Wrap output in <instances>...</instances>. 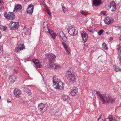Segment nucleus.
Wrapping results in <instances>:
<instances>
[{"instance_id":"1","label":"nucleus","mask_w":121,"mask_h":121,"mask_svg":"<svg viewBox=\"0 0 121 121\" xmlns=\"http://www.w3.org/2000/svg\"><path fill=\"white\" fill-rule=\"evenodd\" d=\"M65 76L67 77L70 83H73L76 80V78L75 75L70 71H67Z\"/></svg>"},{"instance_id":"2","label":"nucleus","mask_w":121,"mask_h":121,"mask_svg":"<svg viewBox=\"0 0 121 121\" xmlns=\"http://www.w3.org/2000/svg\"><path fill=\"white\" fill-rule=\"evenodd\" d=\"M56 56L52 54H48L46 56V59L49 63L50 67L52 69H55V65H53Z\"/></svg>"},{"instance_id":"3","label":"nucleus","mask_w":121,"mask_h":121,"mask_svg":"<svg viewBox=\"0 0 121 121\" xmlns=\"http://www.w3.org/2000/svg\"><path fill=\"white\" fill-rule=\"evenodd\" d=\"M102 101L104 104H107L109 103H112L114 101V99H112L108 95H103L101 98Z\"/></svg>"},{"instance_id":"4","label":"nucleus","mask_w":121,"mask_h":121,"mask_svg":"<svg viewBox=\"0 0 121 121\" xmlns=\"http://www.w3.org/2000/svg\"><path fill=\"white\" fill-rule=\"evenodd\" d=\"M9 27L11 30L17 29L19 26V23L18 22H13L9 24Z\"/></svg>"},{"instance_id":"5","label":"nucleus","mask_w":121,"mask_h":121,"mask_svg":"<svg viewBox=\"0 0 121 121\" xmlns=\"http://www.w3.org/2000/svg\"><path fill=\"white\" fill-rule=\"evenodd\" d=\"M4 16L8 19L13 20L15 18V16L14 13L13 12L6 13L4 14Z\"/></svg>"},{"instance_id":"6","label":"nucleus","mask_w":121,"mask_h":121,"mask_svg":"<svg viewBox=\"0 0 121 121\" xmlns=\"http://www.w3.org/2000/svg\"><path fill=\"white\" fill-rule=\"evenodd\" d=\"M57 33L58 35L60 36L63 41H67V38L61 30L59 29L57 31Z\"/></svg>"},{"instance_id":"7","label":"nucleus","mask_w":121,"mask_h":121,"mask_svg":"<svg viewBox=\"0 0 121 121\" xmlns=\"http://www.w3.org/2000/svg\"><path fill=\"white\" fill-rule=\"evenodd\" d=\"M69 33L72 35H74L77 34V31L73 27H69L68 29Z\"/></svg>"},{"instance_id":"8","label":"nucleus","mask_w":121,"mask_h":121,"mask_svg":"<svg viewBox=\"0 0 121 121\" xmlns=\"http://www.w3.org/2000/svg\"><path fill=\"white\" fill-rule=\"evenodd\" d=\"M114 20L110 18L109 17H107L104 19V22L106 24L109 25L112 23Z\"/></svg>"},{"instance_id":"9","label":"nucleus","mask_w":121,"mask_h":121,"mask_svg":"<svg viewBox=\"0 0 121 121\" xmlns=\"http://www.w3.org/2000/svg\"><path fill=\"white\" fill-rule=\"evenodd\" d=\"M110 9L111 11H114L116 10V4L114 1L111 2L110 5Z\"/></svg>"},{"instance_id":"10","label":"nucleus","mask_w":121,"mask_h":121,"mask_svg":"<svg viewBox=\"0 0 121 121\" xmlns=\"http://www.w3.org/2000/svg\"><path fill=\"white\" fill-rule=\"evenodd\" d=\"M81 35L83 41L86 42L88 38L87 34L85 32H83L81 33Z\"/></svg>"},{"instance_id":"11","label":"nucleus","mask_w":121,"mask_h":121,"mask_svg":"<svg viewBox=\"0 0 121 121\" xmlns=\"http://www.w3.org/2000/svg\"><path fill=\"white\" fill-rule=\"evenodd\" d=\"M22 8L21 5L19 4H17L14 8L13 11L16 13L20 11L22 9Z\"/></svg>"},{"instance_id":"12","label":"nucleus","mask_w":121,"mask_h":121,"mask_svg":"<svg viewBox=\"0 0 121 121\" xmlns=\"http://www.w3.org/2000/svg\"><path fill=\"white\" fill-rule=\"evenodd\" d=\"M56 85V89H62L64 86V84L61 81L57 83V85Z\"/></svg>"},{"instance_id":"13","label":"nucleus","mask_w":121,"mask_h":121,"mask_svg":"<svg viewBox=\"0 0 121 121\" xmlns=\"http://www.w3.org/2000/svg\"><path fill=\"white\" fill-rule=\"evenodd\" d=\"M52 79L53 83L54 85H56V84L60 81V79L58 78V77L56 75L53 77Z\"/></svg>"},{"instance_id":"14","label":"nucleus","mask_w":121,"mask_h":121,"mask_svg":"<svg viewBox=\"0 0 121 121\" xmlns=\"http://www.w3.org/2000/svg\"><path fill=\"white\" fill-rule=\"evenodd\" d=\"M21 91L20 90L16 89L14 90V95L17 98L21 94Z\"/></svg>"},{"instance_id":"15","label":"nucleus","mask_w":121,"mask_h":121,"mask_svg":"<svg viewBox=\"0 0 121 121\" xmlns=\"http://www.w3.org/2000/svg\"><path fill=\"white\" fill-rule=\"evenodd\" d=\"M78 92V89L76 87H74L73 88L71 91V93L72 95L73 96L75 95Z\"/></svg>"},{"instance_id":"16","label":"nucleus","mask_w":121,"mask_h":121,"mask_svg":"<svg viewBox=\"0 0 121 121\" xmlns=\"http://www.w3.org/2000/svg\"><path fill=\"white\" fill-rule=\"evenodd\" d=\"M27 26H25L22 30V35L23 36L26 35L27 33V31L28 30V29L27 28Z\"/></svg>"},{"instance_id":"17","label":"nucleus","mask_w":121,"mask_h":121,"mask_svg":"<svg viewBox=\"0 0 121 121\" xmlns=\"http://www.w3.org/2000/svg\"><path fill=\"white\" fill-rule=\"evenodd\" d=\"M102 3L100 0H93V4L95 6H99Z\"/></svg>"},{"instance_id":"18","label":"nucleus","mask_w":121,"mask_h":121,"mask_svg":"<svg viewBox=\"0 0 121 121\" xmlns=\"http://www.w3.org/2000/svg\"><path fill=\"white\" fill-rule=\"evenodd\" d=\"M43 29L44 31L46 33H49L52 30V29H49L48 28L47 24L45 26H43Z\"/></svg>"},{"instance_id":"19","label":"nucleus","mask_w":121,"mask_h":121,"mask_svg":"<svg viewBox=\"0 0 121 121\" xmlns=\"http://www.w3.org/2000/svg\"><path fill=\"white\" fill-rule=\"evenodd\" d=\"M16 78L14 76H11L9 77V80L11 82H14L16 80Z\"/></svg>"},{"instance_id":"20","label":"nucleus","mask_w":121,"mask_h":121,"mask_svg":"<svg viewBox=\"0 0 121 121\" xmlns=\"http://www.w3.org/2000/svg\"><path fill=\"white\" fill-rule=\"evenodd\" d=\"M62 45L63 46L64 48L65 49L66 52L68 53V54H70V53L69 52V50H68L67 49V47L66 44L64 42H62Z\"/></svg>"},{"instance_id":"21","label":"nucleus","mask_w":121,"mask_h":121,"mask_svg":"<svg viewBox=\"0 0 121 121\" xmlns=\"http://www.w3.org/2000/svg\"><path fill=\"white\" fill-rule=\"evenodd\" d=\"M49 34L50 35L52 38L53 39H54L55 38L56 36V34L52 30V31L50 32Z\"/></svg>"},{"instance_id":"22","label":"nucleus","mask_w":121,"mask_h":121,"mask_svg":"<svg viewBox=\"0 0 121 121\" xmlns=\"http://www.w3.org/2000/svg\"><path fill=\"white\" fill-rule=\"evenodd\" d=\"M44 107V105L42 103L39 104L38 106V108L41 111H42L43 110Z\"/></svg>"},{"instance_id":"23","label":"nucleus","mask_w":121,"mask_h":121,"mask_svg":"<svg viewBox=\"0 0 121 121\" xmlns=\"http://www.w3.org/2000/svg\"><path fill=\"white\" fill-rule=\"evenodd\" d=\"M106 120V119L105 118L104 116L102 115L98 119V121H105Z\"/></svg>"},{"instance_id":"24","label":"nucleus","mask_w":121,"mask_h":121,"mask_svg":"<svg viewBox=\"0 0 121 121\" xmlns=\"http://www.w3.org/2000/svg\"><path fill=\"white\" fill-rule=\"evenodd\" d=\"M34 7V6H33V7L31 8L30 10H27L26 12L27 14L30 15L33 13Z\"/></svg>"},{"instance_id":"25","label":"nucleus","mask_w":121,"mask_h":121,"mask_svg":"<svg viewBox=\"0 0 121 121\" xmlns=\"http://www.w3.org/2000/svg\"><path fill=\"white\" fill-rule=\"evenodd\" d=\"M23 49V48H20L17 46L16 48L15 49V52H19L21 50Z\"/></svg>"},{"instance_id":"26","label":"nucleus","mask_w":121,"mask_h":121,"mask_svg":"<svg viewBox=\"0 0 121 121\" xmlns=\"http://www.w3.org/2000/svg\"><path fill=\"white\" fill-rule=\"evenodd\" d=\"M80 13L85 17H86L87 15L89 14V13L83 10L80 11Z\"/></svg>"},{"instance_id":"27","label":"nucleus","mask_w":121,"mask_h":121,"mask_svg":"<svg viewBox=\"0 0 121 121\" xmlns=\"http://www.w3.org/2000/svg\"><path fill=\"white\" fill-rule=\"evenodd\" d=\"M34 64L37 68H40L41 67V65L38 62H35Z\"/></svg>"},{"instance_id":"28","label":"nucleus","mask_w":121,"mask_h":121,"mask_svg":"<svg viewBox=\"0 0 121 121\" xmlns=\"http://www.w3.org/2000/svg\"><path fill=\"white\" fill-rule=\"evenodd\" d=\"M62 99L65 101H66L69 99V97L67 95L63 96L62 97Z\"/></svg>"},{"instance_id":"29","label":"nucleus","mask_w":121,"mask_h":121,"mask_svg":"<svg viewBox=\"0 0 121 121\" xmlns=\"http://www.w3.org/2000/svg\"><path fill=\"white\" fill-rule=\"evenodd\" d=\"M113 68L116 72H117L118 71H121V69H120L117 66L114 65L113 66Z\"/></svg>"},{"instance_id":"30","label":"nucleus","mask_w":121,"mask_h":121,"mask_svg":"<svg viewBox=\"0 0 121 121\" xmlns=\"http://www.w3.org/2000/svg\"><path fill=\"white\" fill-rule=\"evenodd\" d=\"M102 47L105 50H107L108 49V48L107 47V45L105 43H103Z\"/></svg>"},{"instance_id":"31","label":"nucleus","mask_w":121,"mask_h":121,"mask_svg":"<svg viewBox=\"0 0 121 121\" xmlns=\"http://www.w3.org/2000/svg\"><path fill=\"white\" fill-rule=\"evenodd\" d=\"M87 30L90 31V32L91 33H94L96 31L95 28H92L90 29V30L88 29Z\"/></svg>"},{"instance_id":"32","label":"nucleus","mask_w":121,"mask_h":121,"mask_svg":"<svg viewBox=\"0 0 121 121\" xmlns=\"http://www.w3.org/2000/svg\"><path fill=\"white\" fill-rule=\"evenodd\" d=\"M17 46H18L20 48H22V47L23 48V49L25 48L23 44H17Z\"/></svg>"},{"instance_id":"33","label":"nucleus","mask_w":121,"mask_h":121,"mask_svg":"<svg viewBox=\"0 0 121 121\" xmlns=\"http://www.w3.org/2000/svg\"><path fill=\"white\" fill-rule=\"evenodd\" d=\"M107 12L106 11H102L100 12L103 15L106 16L107 15Z\"/></svg>"},{"instance_id":"34","label":"nucleus","mask_w":121,"mask_h":121,"mask_svg":"<svg viewBox=\"0 0 121 121\" xmlns=\"http://www.w3.org/2000/svg\"><path fill=\"white\" fill-rule=\"evenodd\" d=\"M109 119L110 121H115V118L113 117H112L109 118Z\"/></svg>"},{"instance_id":"35","label":"nucleus","mask_w":121,"mask_h":121,"mask_svg":"<svg viewBox=\"0 0 121 121\" xmlns=\"http://www.w3.org/2000/svg\"><path fill=\"white\" fill-rule=\"evenodd\" d=\"M96 91L97 95H98L100 98H101L102 96H103V95L101 94L100 92L98 91Z\"/></svg>"},{"instance_id":"36","label":"nucleus","mask_w":121,"mask_h":121,"mask_svg":"<svg viewBox=\"0 0 121 121\" xmlns=\"http://www.w3.org/2000/svg\"><path fill=\"white\" fill-rule=\"evenodd\" d=\"M104 30H100L98 32V34L99 35H101L103 33Z\"/></svg>"},{"instance_id":"37","label":"nucleus","mask_w":121,"mask_h":121,"mask_svg":"<svg viewBox=\"0 0 121 121\" xmlns=\"http://www.w3.org/2000/svg\"><path fill=\"white\" fill-rule=\"evenodd\" d=\"M33 6H34L33 5H30V6H28V7L27 9V10H30V9L33 7Z\"/></svg>"},{"instance_id":"38","label":"nucleus","mask_w":121,"mask_h":121,"mask_svg":"<svg viewBox=\"0 0 121 121\" xmlns=\"http://www.w3.org/2000/svg\"><path fill=\"white\" fill-rule=\"evenodd\" d=\"M118 53L119 55H121V48H120L118 50Z\"/></svg>"},{"instance_id":"39","label":"nucleus","mask_w":121,"mask_h":121,"mask_svg":"<svg viewBox=\"0 0 121 121\" xmlns=\"http://www.w3.org/2000/svg\"><path fill=\"white\" fill-rule=\"evenodd\" d=\"M55 69H57L58 68H60V65H55Z\"/></svg>"},{"instance_id":"40","label":"nucleus","mask_w":121,"mask_h":121,"mask_svg":"<svg viewBox=\"0 0 121 121\" xmlns=\"http://www.w3.org/2000/svg\"><path fill=\"white\" fill-rule=\"evenodd\" d=\"M4 6L2 5L1 7L0 8V10L1 11H2L4 9Z\"/></svg>"},{"instance_id":"41","label":"nucleus","mask_w":121,"mask_h":121,"mask_svg":"<svg viewBox=\"0 0 121 121\" xmlns=\"http://www.w3.org/2000/svg\"><path fill=\"white\" fill-rule=\"evenodd\" d=\"M62 9L64 13H65V12L66 11V9L64 7H62Z\"/></svg>"},{"instance_id":"42","label":"nucleus","mask_w":121,"mask_h":121,"mask_svg":"<svg viewBox=\"0 0 121 121\" xmlns=\"http://www.w3.org/2000/svg\"><path fill=\"white\" fill-rule=\"evenodd\" d=\"M25 88L27 89V90H28V89H29V91H28V92H27V93H28L30 95V89H29L28 88H27V87H26V88Z\"/></svg>"},{"instance_id":"43","label":"nucleus","mask_w":121,"mask_h":121,"mask_svg":"<svg viewBox=\"0 0 121 121\" xmlns=\"http://www.w3.org/2000/svg\"><path fill=\"white\" fill-rule=\"evenodd\" d=\"M113 90L114 91V92H116L118 91V89L117 88H113Z\"/></svg>"},{"instance_id":"44","label":"nucleus","mask_w":121,"mask_h":121,"mask_svg":"<svg viewBox=\"0 0 121 121\" xmlns=\"http://www.w3.org/2000/svg\"><path fill=\"white\" fill-rule=\"evenodd\" d=\"M113 40V38L112 37H110L109 38V40L110 42H111Z\"/></svg>"},{"instance_id":"45","label":"nucleus","mask_w":121,"mask_h":121,"mask_svg":"<svg viewBox=\"0 0 121 121\" xmlns=\"http://www.w3.org/2000/svg\"><path fill=\"white\" fill-rule=\"evenodd\" d=\"M118 59L121 62V55H119Z\"/></svg>"},{"instance_id":"46","label":"nucleus","mask_w":121,"mask_h":121,"mask_svg":"<svg viewBox=\"0 0 121 121\" xmlns=\"http://www.w3.org/2000/svg\"><path fill=\"white\" fill-rule=\"evenodd\" d=\"M37 61H38V60L37 59H33V61L34 63L35 62H36Z\"/></svg>"},{"instance_id":"47","label":"nucleus","mask_w":121,"mask_h":121,"mask_svg":"<svg viewBox=\"0 0 121 121\" xmlns=\"http://www.w3.org/2000/svg\"><path fill=\"white\" fill-rule=\"evenodd\" d=\"M3 29L4 30H6L7 29V27H4Z\"/></svg>"},{"instance_id":"48","label":"nucleus","mask_w":121,"mask_h":121,"mask_svg":"<svg viewBox=\"0 0 121 121\" xmlns=\"http://www.w3.org/2000/svg\"><path fill=\"white\" fill-rule=\"evenodd\" d=\"M115 27L117 29H119L120 28V27L118 26H116Z\"/></svg>"},{"instance_id":"49","label":"nucleus","mask_w":121,"mask_h":121,"mask_svg":"<svg viewBox=\"0 0 121 121\" xmlns=\"http://www.w3.org/2000/svg\"><path fill=\"white\" fill-rule=\"evenodd\" d=\"M7 103L9 104L11 103V102L10 101H9V100H7Z\"/></svg>"},{"instance_id":"50","label":"nucleus","mask_w":121,"mask_h":121,"mask_svg":"<svg viewBox=\"0 0 121 121\" xmlns=\"http://www.w3.org/2000/svg\"><path fill=\"white\" fill-rule=\"evenodd\" d=\"M45 24V25H46L47 24H46V23H45V22H44L43 24V26H44Z\"/></svg>"},{"instance_id":"51","label":"nucleus","mask_w":121,"mask_h":121,"mask_svg":"<svg viewBox=\"0 0 121 121\" xmlns=\"http://www.w3.org/2000/svg\"><path fill=\"white\" fill-rule=\"evenodd\" d=\"M2 36V35L0 31V39Z\"/></svg>"},{"instance_id":"52","label":"nucleus","mask_w":121,"mask_h":121,"mask_svg":"<svg viewBox=\"0 0 121 121\" xmlns=\"http://www.w3.org/2000/svg\"><path fill=\"white\" fill-rule=\"evenodd\" d=\"M48 13L49 15H51V13H49L48 12Z\"/></svg>"},{"instance_id":"53","label":"nucleus","mask_w":121,"mask_h":121,"mask_svg":"<svg viewBox=\"0 0 121 121\" xmlns=\"http://www.w3.org/2000/svg\"><path fill=\"white\" fill-rule=\"evenodd\" d=\"M120 40H121V35L120 36Z\"/></svg>"},{"instance_id":"54","label":"nucleus","mask_w":121,"mask_h":121,"mask_svg":"<svg viewBox=\"0 0 121 121\" xmlns=\"http://www.w3.org/2000/svg\"><path fill=\"white\" fill-rule=\"evenodd\" d=\"M106 33L107 34H109V33H108V32H106Z\"/></svg>"},{"instance_id":"55","label":"nucleus","mask_w":121,"mask_h":121,"mask_svg":"<svg viewBox=\"0 0 121 121\" xmlns=\"http://www.w3.org/2000/svg\"><path fill=\"white\" fill-rule=\"evenodd\" d=\"M55 110H54V109H53V110H52V111H53V112H55Z\"/></svg>"},{"instance_id":"56","label":"nucleus","mask_w":121,"mask_h":121,"mask_svg":"<svg viewBox=\"0 0 121 121\" xmlns=\"http://www.w3.org/2000/svg\"><path fill=\"white\" fill-rule=\"evenodd\" d=\"M0 2L1 3V0H0Z\"/></svg>"},{"instance_id":"57","label":"nucleus","mask_w":121,"mask_h":121,"mask_svg":"<svg viewBox=\"0 0 121 121\" xmlns=\"http://www.w3.org/2000/svg\"><path fill=\"white\" fill-rule=\"evenodd\" d=\"M29 86H30L29 85H28V87H29Z\"/></svg>"}]
</instances>
